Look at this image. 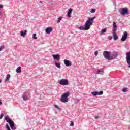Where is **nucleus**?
I'll use <instances>...</instances> for the list:
<instances>
[{
	"label": "nucleus",
	"mask_w": 130,
	"mask_h": 130,
	"mask_svg": "<svg viewBox=\"0 0 130 130\" xmlns=\"http://www.w3.org/2000/svg\"><path fill=\"white\" fill-rule=\"evenodd\" d=\"M2 13V11H1V10H0V14H1Z\"/></svg>",
	"instance_id": "40"
},
{
	"label": "nucleus",
	"mask_w": 130,
	"mask_h": 130,
	"mask_svg": "<svg viewBox=\"0 0 130 130\" xmlns=\"http://www.w3.org/2000/svg\"><path fill=\"white\" fill-rule=\"evenodd\" d=\"M32 39H37V37H36V34H32Z\"/></svg>",
	"instance_id": "23"
},
{
	"label": "nucleus",
	"mask_w": 130,
	"mask_h": 130,
	"mask_svg": "<svg viewBox=\"0 0 130 130\" xmlns=\"http://www.w3.org/2000/svg\"><path fill=\"white\" fill-rule=\"evenodd\" d=\"M54 107H55V108H57L58 109V110H59V109H60V108H59L57 105H54Z\"/></svg>",
	"instance_id": "29"
},
{
	"label": "nucleus",
	"mask_w": 130,
	"mask_h": 130,
	"mask_svg": "<svg viewBox=\"0 0 130 130\" xmlns=\"http://www.w3.org/2000/svg\"><path fill=\"white\" fill-rule=\"evenodd\" d=\"M40 3L41 4H42V3H43V1H40Z\"/></svg>",
	"instance_id": "38"
},
{
	"label": "nucleus",
	"mask_w": 130,
	"mask_h": 130,
	"mask_svg": "<svg viewBox=\"0 0 130 130\" xmlns=\"http://www.w3.org/2000/svg\"><path fill=\"white\" fill-rule=\"evenodd\" d=\"M22 72V67L21 66L18 67V68L16 69V73L19 74Z\"/></svg>",
	"instance_id": "18"
},
{
	"label": "nucleus",
	"mask_w": 130,
	"mask_h": 130,
	"mask_svg": "<svg viewBox=\"0 0 130 130\" xmlns=\"http://www.w3.org/2000/svg\"><path fill=\"white\" fill-rule=\"evenodd\" d=\"M10 78H11V75L10 74H8L7 75V76L6 77V78L5 80L4 81V82L7 83V82H8V81L10 80Z\"/></svg>",
	"instance_id": "17"
},
{
	"label": "nucleus",
	"mask_w": 130,
	"mask_h": 130,
	"mask_svg": "<svg viewBox=\"0 0 130 130\" xmlns=\"http://www.w3.org/2000/svg\"><path fill=\"white\" fill-rule=\"evenodd\" d=\"M122 91L124 92H127V88H123L122 89Z\"/></svg>",
	"instance_id": "24"
},
{
	"label": "nucleus",
	"mask_w": 130,
	"mask_h": 130,
	"mask_svg": "<svg viewBox=\"0 0 130 130\" xmlns=\"http://www.w3.org/2000/svg\"><path fill=\"white\" fill-rule=\"evenodd\" d=\"M96 19V16H94L93 17H91L88 19V20H87L86 23L84 26H80L79 27V30H83L84 31H87L90 29V26H91V25H93V21L94 20Z\"/></svg>",
	"instance_id": "1"
},
{
	"label": "nucleus",
	"mask_w": 130,
	"mask_h": 130,
	"mask_svg": "<svg viewBox=\"0 0 130 130\" xmlns=\"http://www.w3.org/2000/svg\"><path fill=\"white\" fill-rule=\"evenodd\" d=\"M6 128H7V130H11V129L10 128V127L9 126V125H8V124H6Z\"/></svg>",
	"instance_id": "26"
},
{
	"label": "nucleus",
	"mask_w": 130,
	"mask_h": 130,
	"mask_svg": "<svg viewBox=\"0 0 130 130\" xmlns=\"http://www.w3.org/2000/svg\"><path fill=\"white\" fill-rule=\"evenodd\" d=\"M4 48H5V46H1L0 47V51H2V50H3V49H4Z\"/></svg>",
	"instance_id": "27"
},
{
	"label": "nucleus",
	"mask_w": 130,
	"mask_h": 130,
	"mask_svg": "<svg viewBox=\"0 0 130 130\" xmlns=\"http://www.w3.org/2000/svg\"><path fill=\"white\" fill-rule=\"evenodd\" d=\"M80 102V100H76L75 102V103L76 104H77V103H79V102Z\"/></svg>",
	"instance_id": "33"
},
{
	"label": "nucleus",
	"mask_w": 130,
	"mask_h": 130,
	"mask_svg": "<svg viewBox=\"0 0 130 130\" xmlns=\"http://www.w3.org/2000/svg\"><path fill=\"white\" fill-rule=\"evenodd\" d=\"M22 98L24 101H26V100H28V96H27L25 94L23 95Z\"/></svg>",
	"instance_id": "21"
},
{
	"label": "nucleus",
	"mask_w": 130,
	"mask_h": 130,
	"mask_svg": "<svg viewBox=\"0 0 130 130\" xmlns=\"http://www.w3.org/2000/svg\"><path fill=\"white\" fill-rule=\"evenodd\" d=\"M5 120L8 122L9 126H10L11 129L15 130L16 128L15 127V123L9 117V116L6 115L5 117Z\"/></svg>",
	"instance_id": "2"
},
{
	"label": "nucleus",
	"mask_w": 130,
	"mask_h": 130,
	"mask_svg": "<svg viewBox=\"0 0 130 130\" xmlns=\"http://www.w3.org/2000/svg\"><path fill=\"white\" fill-rule=\"evenodd\" d=\"M52 57L55 60H59L60 59V55L59 54H53L52 55Z\"/></svg>",
	"instance_id": "11"
},
{
	"label": "nucleus",
	"mask_w": 130,
	"mask_h": 130,
	"mask_svg": "<svg viewBox=\"0 0 130 130\" xmlns=\"http://www.w3.org/2000/svg\"><path fill=\"white\" fill-rule=\"evenodd\" d=\"M98 74L100 75H103V71L102 70H99L97 71Z\"/></svg>",
	"instance_id": "22"
},
{
	"label": "nucleus",
	"mask_w": 130,
	"mask_h": 130,
	"mask_svg": "<svg viewBox=\"0 0 130 130\" xmlns=\"http://www.w3.org/2000/svg\"><path fill=\"white\" fill-rule=\"evenodd\" d=\"M3 117H4V114H1L0 115V119H2V118H3Z\"/></svg>",
	"instance_id": "34"
},
{
	"label": "nucleus",
	"mask_w": 130,
	"mask_h": 130,
	"mask_svg": "<svg viewBox=\"0 0 130 130\" xmlns=\"http://www.w3.org/2000/svg\"><path fill=\"white\" fill-rule=\"evenodd\" d=\"M70 96V92H67L66 93H64L63 95H62L60 101L61 102H63V103H66V102H68L69 100V97Z\"/></svg>",
	"instance_id": "3"
},
{
	"label": "nucleus",
	"mask_w": 130,
	"mask_h": 130,
	"mask_svg": "<svg viewBox=\"0 0 130 130\" xmlns=\"http://www.w3.org/2000/svg\"><path fill=\"white\" fill-rule=\"evenodd\" d=\"M26 34H27V30L20 31V35L21 36H22V37H25V36H26Z\"/></svg>",
	"instance_id": "16"
},
{
	"label": "nucleus",
	"mask_w": 130,
	"mask_h": 130,
	"mask_svg": "<svg viewBox=\"0 0 130 130\" xmlns=\"http://www.w3.org/2000/svg\"><path fill=\"white\" fill-rule=\"evenodd\" d=\"M58 83L61 86H68L69 85V81L67 79H61L58 81Z\"/></svg>",
	"instance_id": "6"
},
{
	"label": "nucleus",
	"mask_w": 130,
	"mask_h": 130,
	"mask_svg": "<svg viewBox=\"0 0 130 130\" xmlns=\"http://www.w3.org/2000/svg\"><path fill=\"white\" fill-rule=\"evenodd\" d=\"M3 104V103L2 102L1 100H0V105H2Z\"/></svg>",
	"instance_id": "37"
},
{
	"label": "nucleus",
	"mask_w": 130,
	"mask_h": 130,
	"mask_svg": "<svg viewBox=\"0 0 130 130\" xmlns=\"http://www.w3.org/2000/svg\"><path fill=\"white\" fill-rule=\"evenodd\" d=\"M92 96H98V95H103V91H100V92L93 91L91 93Z\"/></svg>",
	"instance_id": "8"
},
{
	"label": "nucleus",
	"mask_w": 130,
	"mask_h": 130,
	"mask_svg": "<svg viewBox=\"0 0 130 130\" xmlns=\"http://www.w3.org/2000/svg\"><path fill=\"white\" fill-rule=\"evenodd\" d=\"M103 55L104 58H105V59H108V60H110V56H111L110 52L105 51L103 53Z\"/></svg>",
	"instance_id": "5"
},
{
	"label": "nucleus",
	"mask_w": 130,
	"mask_h": 130,
	"mask_svg": "<svg viewBox=\"0 0 130 130\" xmlns=\"http://www.w3.org/2000/svg\"><path fill=\"white\" fill-rule=\"evenodd\" d=\"M127 37H128L127 32H126V31L124 32V33L122 36V38L121 39V41H122V42L125 41V40H126V39H127Z\"/></svg>",
	"instance_id": "7"
},
{
	"label": "nucleus",
	"mask_w": 130,
	"mask_h": 130,
	"mask_svg": "<svg viewBox=\"0 0 130 130\" xmlns=\"http://www.w3.org/2000/svg\"><path fill=\"white\" fill-rule=\"evenodd\" d=\"M108 39H109V40H111L112 39L113 37H112V36H110L108 37Z\"/></svg>",
	"instance_id": "32"
},
{
	"label": "nucleus",
	"mask_w": 130,
	"mask_h": 130,
	"mask_svg": "<svg viewBox=\"0 0 130 130\" xmlns=\"http://www.w3.org/2000/svg\"><path fill=\"white\" fill-rule=\"evenodd\" d=\"M3 8V5L0 4V9Z\"/></svg>",
	"instance_id": "36"
},
{
	"label": "nucleus",
	"mask_w": 130,
	"mask_h": 130,
	"mask_svg": "<svg viewBox=\"0 0 130 130\" xmlns=\"http://www.w3.org/2000/svg\"><path fill=\"white\" fill-rule=\"evenodd\" d=\"M94 118H95V119H98V118H99V116H95V117H94Z\"/></svg>",
	"instance_id": "35"
},
{
	"label": "nucleus",
	"mask_w": 130,
	"mask_h": 130,
	"mask_svg": "<svg viewBox=\"0 0 130 130\" xmlns=\"http://www.w3.org/2000/svg\"><path fill=\"white\" fill-rule=\"evenodd\" d=\"M106 31H107L106 28H104V29H102L101 30V31L100 32V35H102L104 34V33H105L106 32Z\"/></svg>",
	"instance_id": "19"
},
{
	"label": "nucleus",
	"mask_w": 130,
	"mask_h": 130,
	"mask_svg": "<svg viewBox=\"0 0 130 130\" xmlns=\"http://www.w3.org/2000/svg\"><path fill=\"white\" fill-rule=\"evenodd\" d=\"M117 56H118V54H117V53H113L112 54H111L110 60H112V59L116 58Z\"/></svg>",
	"instance_id": "9"
},
{
	"label": "nucleus",
	"mask_w": 130,
	"mask_h": 130,
	"mask_svg": "<svg viewBox=\"0 0 130 130\" xmlns=\"http://www.w3.org/2000/svg\"><path fill=\"white\" fill-rule=\"evenodd\" d=\"M72 12H73V9L70 8L68 9L67 12V16L69 18H71L72 16H71V14H72Z\"/></svg>",
	"instance_id": "14"
},
{
	"label": "nucleus",
	"mask_w": 130,
	"mask_h": 130,
	"mask_svg": "<svg viewBox=\"0 0 130 130\" xmlns=\"http://www.w3.org/2000/svg\"><path fill=\"white\" fill-rule=\"evenodd\" d=\"M70 122H71V123L70 124V126H74V122L71 121Z\"/></svg>",
	"instance_id": "28"
},
{
	"label": "nucleus",
	"mask_w": 130,
	"mask_h": 130,
	"mask_svg": "<svg viewBox=\"0 0 130 130\" xmlns=\"http://www.w3.org/2000/svg\"><path fill=\"white\" fill-rule=\"evenodd\" d=\"M117 30V25L115 22L113 23V32H116Z\"/></svg>",
	"instance_id": "13"
},
{
	"label": "nucleus",
	"mask_w": 130,
	"mask_h": 130,
	"mask_svg": "<svg viewBox=\"0 0 130 130\" xmlns=\"http://www.w3.org/2000/svg\"><path fill=\"white\" fill-rule=\"evenodd\" d=\"M64 64L66 67H71V66H72V62L70 61V60L65 59L64 60Z\"/></svg>",
	"instance_id": "10"
},
{
	"label": "nucleus",
	"mask_w": 130,
	"mask_h": 130,
	"mask_svg": "<svg viewBox=\"0 0 130 130\" xmlns=\"http://www.w3.org/2000/svg\"><path fill=\"white\" fill-rule=\"evenodd\" d=\"M2 79H0V83H2Z\"/></svg>",
	"instance_id": "39"
},
{
	"label": "nucleus",
	"mask_w": 130,
	"mask_h": 130,
	"mask_svg": "<svg viewBox=\"0 0 130 130\" xmlns=\"http://www.w3.org/2000/svg\"><path fill=\"white\" fill-rule=\"evenodd\" d=\"M95 12H96V9H91V10L90 11V13H95Z\"/></svg>",
	"instance_id": "25"
},
{
	"label": "nucleus",
	"mask_w": 130,
	"mask_h": 130,
	"mask_svg": "<svg viewBox=\"0 0 130 130\" xmlns=\"http://www.w3.org/2000/svg\"><path fill=\"white\" fill-rule=\"evenodd\" d=\"M120 13L122 16H124V15H127L128 14V9L127 8H120Z\"/></svg>",
	"instance_id": "4"
},
{
	"label": "nucleus",
	"mask_w": 130,
	"mask_h": 130,
	"mask_svg": "<svg viewBox=\"0 0 130 130\" xmlns=\"http://www.w3.org/2000/svg\"><path fill=\"white\" fill-rule=\"evenodd\" d=\"M55 66L56 67V68H58V69H60V63L58 62H55Z\"/></svg>",
	"instance_id": "20"
},
{
	"label": "nucleus",
	"mask_w": 130,
	"mask_h": 130,
	"mask_svg": "<svg viewBox=\"0 0 130 130\" xmlns=\"http://www.w3.org/2000/svg\"><path fill=\"white\" fill-rule=\"evenodd\" d=\"M53 29L51 27H47L45 29V32L47 34H49L51 33V32H52Z\"/></svg>",
	"instance_id": "12"
},
{
	"label": "nucleus",
	"mask_w": 130,
	"mask_h": 130,
	"mask_svg": "<svg viewBox=\"0 0 130 130\" xmlns=\"http://www.w3.org/2000/svg\"><path fill=\"white\" fill-rule=\"evenodd\" d=\"M112 34L114 40H117V39H118V36H117V35H116V31L112 32Z\"/></svg>",
	"instance_id": "15"
},
{
	"label": "nucleus",
	"mask_w": 130,
	"mask_h": 130,
	"mask_svg": "<svg viewBox=\"0 0 130 130\" xmlns=\"http://www.w3.org/2000/svg\"><path fill=\"white\" fill-rule=\"evenodd\" d=\"M94 55H95V56H97V55H98V51H95L94 52Z\"/></svg>",
	"instance_id": "31"
},
{
	"label": "nucleus",
	"mask_w": 130,
	"mask_h": 130,
	"mask_svg": "<svg viewBox=\"0 0 130 130\" xmlns=\"http://www.w3.org/2000/svg\"><path fill=\"white\" fill-rule=\"evenodd\" d=\"M60 21H61V17L58 18L57 23H60Z\"/></svg>",
	"instance_id": "30"
}]
</instances>
